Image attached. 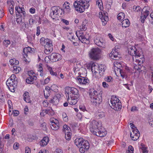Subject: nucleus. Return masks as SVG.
Instances as JSON below:
<instances>
[{
  "mask_svg": "<svg viewBox=\"0 0 153 153\" xmlns=\"http://www.w3.org/2000/svg\"><path fill=\"white\" fill-rule=\"evenodd\" d=\"M133 9L135 11L139 12L141 10V8L138 6H134L133 7Z\"/></svg>",
  "mask_w": 153,
  "mask_h": 153,
  "instance_id": "nucleus-54",
  "label": "nucleus"
},
{
  "mask_svg": "<svg viewBox=\"0 0 153 153\" xmlns=\"http://www.w3.org/2000/svg\"><path fill=\"white\" fill-rule=\"evenodd\" d=\"M15 10L16 13V16L17 15L20 14L21 13H22L24 16H25L26 13L25 11V9L24 8L20 7H19L16 6L15 8Z\"/></svg>",
  "mask_w": 153,
  "mask_h": 153,
  "instance_id": "nucleus-28",
  "label": "nucleus"
},
{
  "mask_svg": "<svg viewBox=\"0 0 153 153\" xmlns=\"http://www.w3.org/2000/svg\"><path fill=\"white\" fill-rule=\"evenodd\" d=\"M91 101L95 105H99L102 101V97L101 95L98 94L97 91H94L90 94Z\"/></svg>",
  "mask_w": 153,
  "mask_h": 153,
  "instance_id": "nucleus-9",
  "label": "nucleus"
},
{
  "mask_svg": "<svg viewBox=\"0 0 153 153\" xmlns=\"http://www.w3.org/2000/svg\"><path fill=\"white\" fill-rule=\"evenodd\" d=\"M102 86L105 88H106L108 87V85L105 82H102Z\"/></svg>",
  "mask_w": 153,
  "mask_h": 153,
  "instance_id": "nucleus-60",
  "label": "nucleus"
},
{
  "mask_svg": "<svg viewBox=\"0 0 153 153\" xmlns=\"http://www.w3.org/2000/svg\"><path fill=\"white\" fill-rule=\"evenodd\" d=\"M73 70L75 74L77 73L78 71H79L78 73V74L79 75L86 74L87 73V71L86 69L85 68L81 67V66L79 64H76V65H75Z\"/></svg>",
  "mask_w": 153,
  "mask_h": 153,
  "instance_id": "nucleus-17",
  "label": "nucleus"
},
{
  "mask_svg": "<svg viewBox=\"0 0 153 153\" xmlns=\"http://www.w3.org/2000/svg\"><path fill=\"white\" fill-rule=\"evenodd\" d=\"M89 148V144L88 141L87 140L84 141L83 144L80 147L79 151L81 153H84L88 150Z\"/></svg>",
  "mask_w": 153,
  "mask_h": 153,
  "instance_id": "nucleus-23",
  "label": "nucleus"
},
{
  "mask_svg": "<svg viewBox=\"0 0 153 153\" xmlns=\"http://www.w3.org/2000/svg\"><path fill=\"white\" fill-rule=\"evenodd\" d=\"M6 84L10 91L14 92L15 91V88L17 84L15 75L14 74H12L7 80Z\"/></svg>",
  "mask_w": 153,
  "mask_h": 153,
  "instance_id": "nucleus-7",
  "label": "nucleus"
},
{
  "mask_svg": "<svg viewBox=\"0 0 153 153\" xmlns=\"http://www.w3.org/2000/svg\"><path fill=\"white\" fill-rule=\"evenodd\" d=\"M148 8L149 7H145L142 10L141 19V22L143 23L144 22L145 19H146L149 13Z\"/></svg>",
  "mask_w": 153,
  "mask_h": 153,
  "instance_id": "nucleus-21",
  "label": "nucleus"
},
{
  "mask_svg": "<svg viewBox=\"0 0 153 153\" xmlns=\"http://www.w3.org/2000/svg\"><path fill=\"white\" fill-rule=\"evenodd\" d=\"M96 115L98 119H100L104 117L105 114L103 112H100L96 113Z\"/></svg>",
  "mask_w": 153,
  "mask_h": 153,
  "instance_id": "nucleus-46",
  "label": "nucleus"
},
{
  "mask_svg": "<svg viewBox=\"0 0 153 153\" xmlns=\"http://www.w3.org/2000/svg\"><path fill=\"white\" fill-rule=\"evenodd\" d=\"M9 63L10 65H15L18 64L19 62L18 60H16L15 59H11L9 61Z\"/></svg>",
  "mask_w": 153,
  "mask_h": 153,
  "instance_id": "nucleus-42",
  "label": "nucleus"
},
{
  "mask_svg": "<svg viewBox=\"0 0 153 153\" xmlns=\"http://www.w3.org/2000/svg\"><path fill=\"white\" fill-rule=\"evenodd\" d=\"M51 101V102L56 104H58L59 102V100L56 97H54L53 99H52Z\"/></svg>",
  "mask_w": 153,
  "mask_h": 153,
  "instance_id": "nucleus-51",
  "label": "nucleus"
},
{
  "mask_svg": "<svg viewBox=\"0 0 153 153\" xmlns=\"http://www.w3.org/2000/svg\"><path fill=\"white\" fill-rule=\"evenodd\" d=\"M23 99L26 102L29 103H31L32 102L28 92H25L23 94Z\"/></svg>",
  "mask_w": 153,
  "mask_h": 153,
  "instance_id": "nucleus-31",
  "label": "nucleus"
},
{
  "mask_svg": "<svg viewBox=\"0 0 153 153\" xmlns=\"http://www.w3.org/2000/svg\"><path fill=\"white\" fill-rule=\"evenodd\" d=\"M63 130L65 133H66L68 132H70L71 131L70 128L66 125H64L63 126Z\"/></svg>",
  "mask_w": 153,
  "mask_h": 153,
  "instance_id": "nucleus-43",
  "label": "nucleus"
},
{
  "mask_svg": "<svg viewBox=\"0 0 153 153\" xmlns=\"http://www.w3.org/2000/svg\"><path fill=\"white\" fill-rule=\"evenodd\" d=\"M65 92L68 96V103L71 105L76 104L79 97L78 90L75 88L67 87L65 88Z\"/></svg>",
  "mask_w": 153,
  "mask_h": 153,
  "instance_id": "nucleus-1",
  "label": "nucleus"
},
{
  "mask_svg": "<svg viewBox=\"0 0 153 153\" xmlns=\"http://www.w3.org/2000/svg\"><path fill=\"white\" fill-rule=\"evenodd\" d=\"M87 26V21L85 20L82 22V25L80 26V29L81 30H86Z\"/></svg>",
  "mask_w": 153,
  "mask_h": 153,
  "instance_id": "nucleus-37",
  "label": "nucleus"
},
{
  "mask_svg": "<svg viewBox=\"0 0 153 153\" xmlns=\"http://www.w3.org/2000/svg\"><path fill=\"white\" fill-rule=\"evenodd\" d=\"M51 127L52 129L57 130L59 128V123L58 121L56 119L53 118L51 120Z\"/></svg>",
  "mask_w": 153,
  "mask_h": 153,
  "instance_id": "nucleus-22",
  "label": "nucleus"
},
{
  "mask_svg": "<svg viewBox=\"0 0 153 153\" xmlns=\"http://www.w3.org/2000/svg\"><path fill=\"white\" fill-rule=\"evenodd\" d=\"M94 42L98 46L104 48L105 47V41L101 38H96L94 40Z\"/></svg>",
  "mask_w": 153,
  "mask_h": 153,
  "instance_id": "nucleus-25",
  "label": "nucleus"
},
{
  "mask_svg": "<svg viewBox=\"0 0 153 153\" xmlns=\"http://www.w3.org/2000/svg\"><path fill=\"white\" fill-rule=\"evenodd\" d=\"M48 69L49 71L50 74L52 76H55L56 77L58 76L57 73L55 71L56 68L51 67L50 66H48Z\"/></svg>",
  "mask_w": 153,
  "mask_h": 153,
  "instance_id": "nucleus-34",
  "label": "nucleus"
},
{
  "mask_svg": "<svg viewBox=\"0 0 153 153\" xmlns=\"http://www.w3.org/2000/svg\"><path fill=\"white\" fill-rule=\"evenodd\" d=\"M76 35L82 43H83L88 44L89 42V39L85 37L83 34L82 33V31H77L76 33Z\"/></svg>",
  "mask_w": 153,
  "mask_h": 153,
  "instance_id": "nucleus-15",
  "label": "nucleus"
},
{
  "mask_svg": "<svg viewBox=\"0 0 153 153\" xmlns=\"http://www.w3.org/2000/svg\"><path fill=\"white\" fill-rule=\"evenodd\" d=\"M106 67L105 65L102 64L96 65L94 63L91 64V70L95 76L97 78H99L104 74Z\"/></svg>",
  "mask_w": 153,
  "mask_h": 153,
  "instance_id": "nucleus-4",
  "label": "nucleus"
},
{
  "mask_svg": "<svg viewBox=\"0 0 153 153\" xmlns=\"http://www.w3.org/2000/svg\"><path fill=\"white\" fill-rule=\"evenodd\" d=\"M62 56L58 53H53L50 56V59L53 62L57 61L61 59Z\"/></svg>",
  "mask_w": 153,
  "mask_h": 153,
  "instance_id": "nucleus-24",
  "label": "nucleus"
},
{
  "mask_svg": "<svg viewBox=\"0 0 153 153\" xmlns=\"http://www.w3.org/2000/svg\"><path fill=\"white\" fill-rule=\"evenodd\" d=\"M71 134L70 131L68 132L67 133H65V139L68 140H70L71 138Z\"/></svg>",
  "mask_w": 153,
  "mask_h": 153,
  "instance_id": "nucleus-48",
  "label": "nucleus"
},
{
  "mask_svg": "<svg viewBox=\"0 0 153 153\" xmlns=\"http://www.w3.org/2000/svg\"><path fill=\"white\" fill-rule=\"evenodd\" d=\"M35 79L33 77H29L26 79V81L27 83L32 84L34 82V80Z\"/></svg>",
  "mask_w": 153,
  "mask_h": 153,
  "instance_id": "nucleus-40",
  "label": "nucleus"
},
{
  "mask_svg": "<svg viewBox=\"0 0 153 153\" xmlns=\"http://www.w3.org/2000/svg\"><path fill=\"white\" fill-rule=\"evenodd\" d=\"M128 53L132 56L133 61H135L139 64L143 63L144 61L143 58H140V55L136 52V49L134 46H130L128 48Z\"/></svg>",
  "mask_w": 153,
  "mask_h": 153,
  "instance_id": "nucleus-5",
  "label": "nucleus"
},
{
  "mask_svg": "<svg viewBox=\"0 0 153 153\" xmlns=\"http://www.w3.org/2000/svg\"><path fill=\"white\" fill-rule=\"evenodd\" d=\"M99 17L101 20L102 25H105L108 20V13L104 11L100 12L99 13Z\"/></svg>",
  "mask_w": 153,
  "mask_h": 153,
  "instance_id": "nucleus-18",
  "label": "nucleus"
},
{
  "mask_svg": "<svg viewBox=\"0 0 153 153\" xmlns=\"http://www.w3.org/2000/svg\"><path fill=\"white\" fill-rule=\"evenodd\" d=\"M19 18H17L16 19V22L18 24H20V23L21 22L22 20V18L20 16H19Z\"/></svg>",
  "mask_w": 153,
  "mask_h": 153,
  "instance_id": "nucleus-62",
  "label": "nucleus"
},
{
  "mask_svg": "<svg viewBox=\"0 0 153 153\" xmlns=\"http://www.w3.org/2000/svg\"><path fill=\"white\" fill-rule=\"evenodd\" d=\"M19 114V111L16 110H14L13 112V115L14 116H16L18 115Z\"/></svg>",
  "mask_w": 153,
  "mask_h": 153,
  "instance_id": "nucleus-61",
  "label": "nucleus"
},
{
  "mask_svg": "<svg viewBox=\"0 0 153 153\" xmlns=\"http://www.w3.org/2000/svg\"><path fill=\"white\" fill-rule=\"evenodd\" d=\"M122 26L125 28L128 27L130 25V22L128 19H125L123 20L122 22Z\"/></svg>",
  "mask_w": 153,
  "mask_h": 153,
  "instance_id": "nucleus-36",
  "label": "nucleus"
},
{
  "mask_svg": "<svg viewBox=\"0 0 153 153\" xmlns=\"http://www.w3.org/2000/svg\"><path fill=\"white\" fill-rule=\"evenodd\" d=\"M91 0H76L74 3V6L76 11L80 13L84 12L90 6Z\"/></svg>",
  "mask_w": 153,
  "mask_h": 153,
  "instance_id": "nucleus-3",
  "label": "nucleus"
},
{
  "mask_svg": "<svg viewBox=\"0 0 153 153\" xmlns=\"http://www.w3.org/2000/svg\"><path fill=\"white\" fill-rule=\"evenodd\" d=\"M113 78L110 76H106L104 78V80L107 82H112L113 81Z\"/></svg>",
  "mask_w": 153,
  "mask_h": 153,
  "instance_id": "nucleus-45",
  "label": "nucleus"
},
{
  "mask_svg": "<svg viewBox=\"0 0 153 153\" xmlns=\"http://www.w3.org/2000/svg\"><path fill=\"white\" fill-rule=\"evenodd\" d=\"M139 147L140 152L142 153H148L149 151L148 147L145 145L141 143Z\"/></svg>",
  "mask_w": 153,
  "mask_h": 153,
  "instance_id": "nucleus-27",
  "label": "nucleus"
},
{
  "mask_svg": "<svg viewBox=\"0 0 153 153\" xmlns=\"http://www.w3.org/2000/svg\"><path fill=\"white\" fill-rule=\"evenodd\" d=\"M62 117L64 121L67 122L68 121V117L66 113L63 112L62 114Z\"/></svg>",
  "mask_w": 153,
  "mask_h": 153,
  "instance_id": "nucleus-52",
  "label": "nucleus"
},
{
  "mask_svg": "<svg viewBox=\"0 0 153 153\" xmlns=\"http://www.w3.org/2000/svg\"><path fill=\"white\" fill-rule=\"evenodd\" d=\"M123 63H120L118 62H115L114 64V68L115 71L117 69L119 71L121 76L123 78H126L127 77V74L126 73L124 72V71L121 69V68L123 67V64H122Z\"/></svg>",
  "mask_w": 153,
  "mask_h": 153,
  "instance_id": "nucleus-12",
  "label": "nucleus"
},
{
  "mask_svg": "<svg viewBox=\"0 0 153 153\" xmlns=\"http://www.w3.org/2000/svg\"><path fill=\"white\" fill-rule=\"evenodd\" d=\"M3 43L5 46L6 45V47H7V45H9L10 42L9 40H6L4 41Z\"/></svg>",
  "mask_w": 153,
  "mask_h": 153,
  "instance_id": "nucleus-57",
  "label": "nucleus"
},
{
  "mask_svg": "<svg viewBox=\"0 0 153 153\" xmlns=\"http://www.w3.org/2000/svg\"><path fill=\"white\" fill-rule=\"evenodd\" d=\"M49 138L48 137H44L39 143V144L41 146H44L46 145L49 142Z\"/></svg>",
  "mask_w": 153,
  "mask_h": 153,
  "instance_id": "nucleus-32",
  "label": "nucleus"
},
{
  "mask_svg": "<svg viewBox=\"0 0 153 153\" xmlns=\"http://www.w3.org/2000/svg\"><path fill=\"white\" fill-rule=\"evenodd\" d=\"M29 77H33V78H36V74L32 71H30L28 72Z\"/></svg>",
  "mask_w": 153,
  "mask_h": 153,
  "instance_id": "nucleus-50",
  "label": "nucleus"
},
{
  "mask_svg": "<svg viewBox=\"0 0 153 153\" xmlns=\"http://www.w3.org/2000/svg\"><path fill=\"white\" fill-rule=\"evenodd\" d=\"M63 12L68 13L71 12L70 4L69 2H65L63 4Z\"/></svg>",
  "mask_w": 153,
  "mask_h": 153,
  "instance_id": "nucleus-26",
  "label": "nucleus"
},
{
  "mask_svg": "<svg viewBox=\"0 0 153 153\" xmlns=\"http://www.w3.org/2000/svg\"><path fill=\"white\" fill-rule=\"evenodd\" d=\"M62 10L58 7H53L51 8V12L50 16L53 19H55L56 18H58L59 16V14H62L60 13Z\"/></svg>",
  "mask_w": 153,
  "mask_h": 153,
  "instance_id": "nucleus-13",
  "label": "nucleus"
},
{
  "mask_svg": "<svg viewBox=\"0 0 153 153\" xmlns=\"http://www.w3.org/2000/svg\"><path fill=\"white\" fill-rule=\"evenodd\" d=\"M110 102L111 104V107L115 111L120 110L122 105L120 100L116 97L113 96L111 97Z\"/></svg>",
  "mask_w": 153,
  "mask_h": 153,
  "instance_id": "nucleus-10",
  "label": "nucleus"
},
{
  "mask_svg": "<svg viewBox=\"0 0 153 153\" xmlns=\"http://www.w3.org/2000/svg\"><path fill=\"white\" fill-rule=\"evenodd\" d=\"M6 27L5 25L4 24H2L0 25V30L1 31H4L5 30V28Z\"/></svg>",
  "mask_w": 153,
  "mask_h": 153,
  "instance_id": "nucleus-56",
  "label": "nucleus"
},
{
  "mask_svg": "<svg viewBox=\"0 0 153 153\" xmlns=\"http://www.w3.org/2000/svg\"><path fill=\"white\" fill-rule=\"evenodd\" d=\"M62 150L59 149H56L54 153H62Z\"/></svg>",
  "mask_w": 153,
  "mask_h": 153,
  "instance_id": "nucleus-64",
  "label": "nucleus"
},
{
  "mask_svg": "<svg viewBox=\"0 0 153 153\" xmlns=\"http://www.w3.org/2000/svg\"><path fill=\"white\" fill-rule=\"evenodd\" d=\"M51 90L56 92L58 91V87L55 85H53L51 87Z\"/></svg>",
  "mask_w": 153,
  "mask_h": 153,
  "instance_id": "nucleus-47",
  "label": "nucleus"
},
{
  "mask_svg": "<svg viewBox=\"0 0 153 153\" xmlns=\"http://www.w3.org/2000/svg\"><path fill=\"white\" fill-rule=\"evenodd\" d=\"M100 125L97 121L94 120L90 123L89 128L90 131L96 136L103 137L107 134V132L103 127H101Z\"/></svg>",
  "mask_w": 153,
  "mask_h": 153,
  "instance_id": "nucleus-2",
  "label": "nucleus"
},
{
  "mask_svg": "<svg viewBox=\"0 0 153 153\" xmlns=\"http://www.w3.org/2000/svg\"><path fill=\"white\" fill-rule=\"evenodd\" d=\"M20 27L22 29L25 30L28 28V25L27 22H23L22 23Z\"/></svg>",
  "mask_w": 153,
  "mask_h": 153,
  "instance_id": "nucleus-41",
  "label": "nucleus"
},
{
  "mask_svg": "<svg viewBox=\"0 0 153 153\" xmlns=\"http://www.w3.org/2000/svg\"><path fill=\"white\" fill-rule=\"evenodd\" d=\"M25 153H30V149L28 147H26L25 148Z\"/></svg>",
  "mask_w": 153,
  "mask_h": 153,
  "instance_id": "nucleus-59",
  "label": "nucleus"
},
{
  "mask_svg": "<svg viewBox=\"0 0 153 153\" xmlns=\"http://www.w3.org/2000/svg\"><path fill=\"white\" fill-rule=\"evenodd\" d=\"M61 21L66 25H68L69 24V21L65 19H62L61 20Z\"/></svg>",
  "mask_w": 153,
  "mask_h": 153,
  "instance_id": "nucleus-63",
  "label": "nucleus"
},
{
  "mask_svg": "<svg viewBox=\"0 0 153 153\" xmlns=\"http://www.w3.org/2000/svg\"><path fill=\"white\" fill-rule=\"evenodd\" d=\"M6 84L10 91L14 92L15 91V88L17 84L15 75L14 74H12L7 80Z\"/></svg>",
  "mask_w": 153,
  "mask_h": 153,
  "instance_id": "nucleus-8",
  "label": "nucleus"
},
{
  "mask_svg": "<svg viewBox=\"0 0 153 153\" xmlns=\"http://www.w3.org/2000/svg\"><path fill=\"white\" fill-rule=\"evenodd\" d=\"M96 5L98 6L100 10H103V7L102 0H97Z\"/></svg>",
  "mask_w": 153,
  "mask_h": 153,
  "instance_id": "nucleus-38",
  "label": "nucleus"
},
{
  "mask_svg": "<svg viewBox=\"0 0 153 153\" xmlns=\"http://www.w3.org/2000/svg\"><path fill=\"white\" fill-rule=\"evenodd\" d=\"M51 111L48 110V109L42 110V111L40 112V115L41 117H44L47 114L51 115H52L54 114V112L51 109Z\"/></svg>",
  "mask_w": 153,
  "mask_h": 153,
  "instance_id": "nucleus-33",
  "label": "nucleus"
},
{
  "mask_svg": "<svg viewBox=\"0 0 153 153\" xmlns=\"http://www.w3.org/2000/svg\"><path fill=\"white\" fill-rule=\"evenodd\" d=\"M13 71L16 74H18L21 70V68L19 66L13 65Z\"/></svg>",
  "mask_w": 153,
  "mask_h": 153,
  "instance_id": "nucleus-39",
  "label": "nucleus"
},
{
  "mask_svg": "<svg viewBox=\"0 0 153 153\" xmlns=\"http://www.w3.org/2000/svg\"><path fill=\"white\" fill-rule=\"evenodd\" d=\"M50 79V77H48L45 79L44 82H41V84L43 85H44L45 84H47L49 82Z\"/></svg>",
  "mask_w": 153,
  "mask_h": 153,
  "instance_id": "nucleus-53",
  "label": "nucleus"
},
{
  "mask_svg": "<svg viewBox=\"0 0 153 153\" xmlns=\"http://www.w3.org/2000/svg\"><path fill=\"white\" fill-rule=\"evenodd\" d=\"M76 79L77 82L81 85H88L89 83V80L87 77L81 76H78Z\"/></svg>",
  "mask_w": 153,
  "mask_h": 153,
  "instance_id": "nucleus-19",
  "label": "nucleus"
},
{
  "mask_svg": "<svg viewBox=\"0 0 153 153\" xmlns=\"http://www.w3.org/2000/svg\"><path fill=\"white\" fill-rule=\"evenodd\" d=\"M109 56L112 59L115 60H118L121 57L120 53L119 52V50L117 49L116 47L112 50L111 53L109 54Z\"/></svg>",
  "mask_w": 153,
  "mask_h": 153,
  "instance_id": "nucleus-14",
  "label": "nucleus"
},
{
  "mask_svg": "<svg viewBox=\"0 0 153 153\" xmlns=\"http://www.w3.org/2000/svg\"><path fill=\"white\" fill-rule=\"evenodd\" d=\"M32 51L31 48L28 47H25L23 49L24 53L23 60L26 62H30V59L28 57V56Z\"/></svg>",
  "mask_w": 153,
  "mask_h": 153,
  "instance_id": "nucleus-16",
  "label": "nucleus"
},
{
  "mask_svg": "<svg viewBox=\"0 0 153 153\" xmlns=\"http://www.w3.org/2000/svg\"><path fill=\"white\" fill-rule=\"evenodd\" d=\"M125 16L124 13H123L121 12L118 14L117 18L119 20H122L124 18Z\"/></svg>",
  "mask_w": 153,
  "mask_h": 153,
  "instance_id": "nucleus-44",
  "label": "nucleus"
},
{
  "mask_svg": "<svg viewBox=\"0 0 153 153\" xmlns=\"http://www.w3.org/2000/svg\"><path fill=\"white\" fill-rule=\"evenodd\" d=\"M40 27L39 26H38L37 27L36 32V36H39L40 34Z\"/></svg>",
  "mask_w": 153,
  "mask_h": 153,
  "instance_id": "nucleus-58",
  "label": "nucleus"
},
{
  "mask_svg": "<svg viewBox=\"0 0 153 153\" xmlns=\"http://www.w3.org/2000/svg\"><path fill=\"white\" fill-rule=\"evenodd\" d=\"M85 140L82 138H76L75 140V144L78 147H81L83 142Z\"/></svg>",
  "mask_w": 153,
  "mask_h": 153,
  "instance_id": "nucleus-29",
  "label": "nucleus"
},
{
  "mask_svg": "<svg viewBox=\"0 0 153 153\" xmlns=\"http://www.w3.org/2000/svg\"><path fill=\"white\" fill-rule=\"evenodd\" d=\"M19 146V143H16L13 145V148L14 150H17L18 149Z\"/></svg>",
  "mask_w": 153,
  "mask_h": 153,
  "instance_id": "nucleus-55",
  "label": "nucleus"
},
{
  "mask_svg": "<svg viewBox=\"0 0 153 153\" xmlns=\"http://www.w3.org/2000/svg\"><path fill=\"white\" fill-rule=\"evenodd\" d=\"M134 149L131 146H129L128 148V150L126 151V153H133Z\"/></svg>",
  "mask_w": 153,
  "mask_h": 153,
  "instance_id": "nucleus-49",
  "label": "nucleus"
},
{
  "mask_svg": "<svg viewBox=\"0 0 153 153\" xmlns=\"http://www.w3.org/2000/svg\"><path fill=\"white\" fill-rule=\"evenodd\" d=\"M40 42L41 45L44 46V52L46 54H49L52 51L53 45L51 40L42 37Z\"/></svg>",
  "mask_w": 153,
  "mask_h": 153,
  "instance_id": "nucleus-6",
  "label": "nucleus"
},
{
  "mask_svg": "<svg viewBox=\"0 0 153 153\" xmlns=\"http://www.w3.org/2000/svg\"><path fill=\"white\" fill-rule=\"evenodd\" d=\"M37 71L39 73V75L40 76H43L44 75V73L43 72V68H42V64H39L37 65Z\"/></svg>",
  "mask_w": 153,
  "mask_h": 153,
  "instance_id": "nucleus-35",
  "label": "nucleus"
},
{
  "mask_svg": "<svg viewBox=\"0 0 153 153\" xmlns=\"http://www.w3.org/2000/svg\"><path fill=\"white\" fill-rule=\"evenodd\" d=\"M101 51L98 48H94L91 50L89 53L90 58L93 60H97L100 56Z\"/></svg>",
  "mask_w": 153,
  "mask_h": 153,
  "instance_id": "nucleus-11",
  "label": "nucleus"
},
{
  "mask_svg": "<svg viewBox=\"0 0 153 153\" xmlns=\"http://www.w3.org/2000/svg\"><path fill=\"white\" fill-rule=\"evenodd\" d=\"M140 136V133L138 130L137 128L133 129L132 132H131L130 136L132 140L134 141L137 140L138 139Z\"/></svg>",
  "mask_w": 153,
  "mask_h": 153,
  "instance_id": "nucleus-20",
  "label": "nucleus"
},
{
  "mask_svg": "<svg viewBox=\"0 0 153 153\" xmlns=\"http://www.w3.org/2000/svg\"><path fill=\"white\" fill-rule=\"evenodd\" d=\"M7 3L9 6V10L10 13L11 14L13 13V4L14 2L13 1H8Z\"/></svg>",
  "mask_w": 153,
  "mask_h": 153,
  "instance_id": "nucleus-30",
  "label": "nucleus"
}]
</instances>
